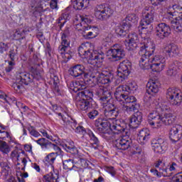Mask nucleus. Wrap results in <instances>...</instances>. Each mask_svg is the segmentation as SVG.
Masks as SVG:
<instances>
[{
    "instance_id": "nucleus-1",
    "label": "nucleus",
    "mask_w": 182,
    "mask_h": 182,
    "mask_svg": "<svg viewBox=\"0 0 182 182\" xmlns=\"http://www.w3.org/2000/svg\"><path fill=\"white\" fill-rule=\"evenodd\" d=\"M177 117L171 112H165L161 114L159 111L154 110L148 115V123L154 129H159L164 124L165 126H173L169 132V139L172 143H177L182 140V126L176 124Z\"/></svg>"
},
{
    "instance_id": "nucleus-2",
    "label": "nucleus",
    "mask_w": 182,
    "mask_h": 182,
    "mask_svg": "<svg viewBox=\"0 0 182 182\" xmlns=\"http://www.w3.org/2000/svg\"><path fill=\"white\" fill-rule=\"evenodd\" d=\"M126 92L124 85H119L115 90L114 97L117 102H122V112L127 114L135 113L130 117L129 126L131 129H137L143 121V114L139 112V105L137 99L133 95H127L123 93Z\"/></svg>"
},
{
    "instance_id": "nucleus-3",
    "label": "nucleus",
    "mask_w": 182,
    "mask_h": 182,
    "mask_svg": "<svg viewBox=\"0 0 182 182\" xmlns=\"http://www.w3.org/2000/svg\"><path fill=\"white\" fill-rule=\"evenodd\" d=\"M156 50V45L149 43V45L144 44L140 47L139 52V66L141 69L147 70L151 69L153 72H161L166 66V57L158 54L151 58L150 56L154 53Z\"/></svg>"
},
{
    "instance_id": "nucleus-4",
    "label": "nucleus",
    "mask_w": 182,
    "mask_h": 182,
    "mask_svg": "<svg viewBox=\"0 0 182 182\" xmlns=\"http://www.w3.org/2000/svg\"><path fill=\"white\" fill-rule=\"evenodd\" d=\"M78 53L82 58H88V63L95 66L97 63H103L105 53L102 50H93L92 52L87 48L86 44H82L78 48Z\"/></svg>"
},
{
    "instance_id": "nucleus-5",
    "label": "nucleus",
    "mask_w": 182,
    "mask_h": 182,
    "mask_svg": "<svg viewBox=\"0 0 182 182\" xmlns=\"http://www.w3.org/2000/svg\"><path fill=\"white\" fill-rule=\"evenodd\" d=\"M96 95L100 98V101L104 112H108L110 110H116L119 108L114 107L113 102H112V91H110L106 87H100L97 89Z\"/></svg>"
},
{
    "instance_id": "nucleus-6",
    "label": "nucleus",
    "mask_w": 182,
    "mask_h": 182,
    "mask_svg": "<svg viewBox=\"0 0 182 182\" xmlns=\"http://www.w3.org/2000/svg\"><path fill=\"white\" fill-rule=\"evenodd\" d=\"M156 11L152 7H145L142 11V18L139 26V31L150 32L153 30V21H154V14Z\"/></svg>"
},
{
    "instance_id": "nucleus-7",
    "label": "nucleus",
    "mask_w": 182,
    "mask_h": 182,
    "mask_svg": "<svg viewBox=\"0 0 182 182\" xmlns=\"http://www.w3.org/2000/svg\"><path fill=\"white\" fill-rule=\"evenodd\" d=\"M79 98L76 101V107L79 110L86 111L92 107L90 102L93 100V92L92 90L85 89L78 92Z\"/></svg>"
},
{
    "instance_id": "nucleus-8",
    "label": "nucleus",
    "mask_w": 182,
    "mask_h": 182,
    "mask_svg": "<svg viewBox=\"0 0 182 182\" xmlns=\"http://www.w3.org/2000/svg\"><path fill=\"white\" fill-rule=\"evenodd\" d=\"M138 21L139 18L135 14H128L122 23L116 26V33L119 36H126L127 32L130 30V27L136 25Z\"/></svg>"
},
{
    "instance_id": "nucleus-9",
    "label": "nucleus",
    "mask_w": 182,
    "mask_h": 182,
    "mask_svg": "<svg viewBox=\"0 0 182 182\" xmlns=\"http://www.w3.org/2000/svg\"><path fill=\"white\" fill-rule=\"evenodd\" d=\"M132 70V63L129 60H124L119 63V68L117 70L115 83L116 85H120V83H124V80H127L129 75H130Z\"/></svg>"
},
{
    "instance_id": "nucleus-10",
    "label": "nucleus",
    "mask_w": 182,
    "mask_h": 182,
    "mask_svg": "<svg viewBox=\"0 0 182 182\" xmlns=\"http://www.w3.org/2000/svg\"><path fill=\"white\" fill-rule=\"evenodd\" d=\"M70 32H69V28L65 29L61 35V45L58 47V52L61 55H65V62H68L72 58V55H69L70 50V40H69V36Z\"/></svg>"
},
{
    "instance_id": "nucleus-11",
    "label": "nucleus",
    "mask_w": 182,
    "mask_h": 182,
    "mask_svg": "<svg viewBox=\"0 0 182 182\" xmlns=\"http://www.w3.org/2000/svg\"><path fill=\"white\" fill-rule=\"evenodd\" d=\"M97 132L105 140H110L113 137V130L109 126V124L106 119H98L95 121Z\"/></svg>"
},
{
    "instance_id": "nucleus-12",
    "label": "nucleus",
    "mask_w": 182,
    "mask_h": 182,
    "mask_svg": "<svg viewBox=\"0 0 182 182\" xmlns=\"http://www.w3.org/2000/svg\"><path fill=\"white\" fill-rule=\"evenodd\" d=\"M109 123V127L112 130L115 134H122V136L129 137V129H127V124L120 121V119H112V121H107Z\"/></svg>"
},
{
    "instance_id": "nucleus-13",
    "label": "nucleus",
    "mask_w": 182,
    "mask_h": 182,
    "mask_svg": "<svg viewBox=\"0 0 182 182\" xmlns=\"http://www.w3.org/2000/svg\"><path fill=\"white\" fill-rule=\"evenodd\" d=\"M113 15V9L108 4H100L95 9V16L100 21L109 19Z\"/></svg>"
},
{
    "instance_id": "nucleus-14",
    "label": "nucleus",
    "mask_w": 182,
    "mask_h": 182,
    "mask_svg": "<svg viewBox=\"0 0 182 182\" xmlns=\"http://www.w3.org/2000/svg\"><path fill=\"white\" fill-rule=\"evenodd\" d=\"M75 133H80V134H82V136L87 134V136L90 137V144L92 147L95 149V150H97V149H99L100 146V141H99V139L97 136H96V135H95L92 130L89 129H86L82 126H78L75 128Z\"/></svg>"
},
{
    "instance_id": "nucleus-15",
    "label": "nucleus",
    "mask_w": 182,
    "mask_h": 182,
    "mask_svg": "<svg viewBox=\"0 0 182 182\" xmlns=\"http://www.w3.org/2000/svg\"><path fill=\"white\" fill-rule=\"evenodd\" d=\"M166 99L173 106H180L182 102L181 90L176 88H168L166 90Z\"/></svg>"
},
{
    "instance_id": "nucleus-16",
    "label": "nucleus",
    "mask_w": 182,
    "mask_h": 182,
    "mask_svg": "<svg viewBox=\"0 0 182 182\" xmlns=\"http://www.w3.org/2000/svg\"><path fill=\"white\" fill-rule=\"evenodd\" d=\"M107 56H112L114 60H121L126 56V52L123 46L115 44L107 52Z\"/></svg>"
},
{
    "instance_id": "nucleus-17",
    "label": "nucleus",
    "mask_w": 182,
    "mask_h": 182,
    "mask_svg": "<svg viewBox=\"0 0 182 182\" xmlns=\"http://www.w3.org/2000/svg\"><path fill=\"white\" fill-rule=\"evenodd\" d=\"M170 33H171V28L166 23H161L156 26V36L159 39H164V38L168 37Z\"/></svg>"
},
{
    "instance_id": "nucleus-18",
    "label": "nucleus",
    "mask_w": 182,
    "mask_h": 182,
    "mask_svg": "<svg viewBox=\"0 0 182 182\" xmlns=\"http://www.w3.org/2000/svg\"><path fill=\"white\" fill-rule=\"evenodd\" d=\"M151 144L154 153H164L167 150V141L164 139H153Z\"/></svg>"
},
{
    "instance_id": "nucleus-19",
    "label": "nucleus",
    "mask_w": 182,
    "mask_h": 182,
    "mask_svg": "<svg viewBox=\"0 0 182 182\" xmlns=\"http://www.w3.org/2000/svg\"><path fill=\"white\" fill-rule=\"evenodd\" d=\"M115 147L122 151H129L132 149V139L126 138V136L120 137L116 140Z\"/></svg>"
},
{
    "instance_id": "nucleus-20",
    "label": "nucleus",
    "mask_w": 182,
    "mask_h": 182,
    "mask_svg": "<svg viewBox=\"0 0 182 182\" xmlns=\"http://www.w3.org/2000/svg\"><path fill=\"white\" fill-rule=\"evenodd\" d=\"M85 66L80 64H77L71 66L69 70L68 73L70 76L73 77H82V75H86Z\"/></svg>"
},
{
    "instance_id": "nucleus-21",
    "label": "nucleus",
    "mask_w": 182,
    "mask_h": 182,
    "mask_svg": "<svg viewBox=\"0 0 182 182\" xmlns=\"http://www.w3.org/2000/svg\"><path fill=\"white\" fill-rule=\"evenodd\" d=\"M128 40H126L125 45L128 46V50H134L137 48V43H139V36L137 33H133L128 36Z\"/></svg>"
},
{
    "instance_id": "nucleus-22",
    "label": "nucleus",
    "mask_w": 182,
    "mask_h": 182,
    "mask_svg": "<svg viewBox=\"0 0 182 182\" xmlns=\"http://www.w3.org/2000/svg\"><path fill=\"white\" fill-rule=\"evenodd\" d=\"M164 52H165L166 56L174 58V56L178 55V46L174 43H168L165 46Z\"/></svg>"
},
{
    "instance_id": "nucleus-23",
    "label": "nucleus",
    "mask_w": 182,
    "mask_h": 182,
    "mask_svg": "<svg viewBox=\"0 0 182 182\" xmlns=\"http://www.w3.org/2000/svg\"><path fill=\"white\" fill-rule=\"evenodd\" d=\"M113 77L114 76L111 72H103L97 82L101 85H109V83L113 82Z\"/></svg>"
},
{
    "instance_id": "nucleus-24",
    "label": "nucleus",
    "mask_w": 182,
    "mask_h": 182,
    "mask_svg": "<svg viewBox=\"0 0 182 182\" xmlns=\"http://www.w3.org/2000/svg\"><path fill=\"white\" fill-rule=\"evenodd\" d=\"M172 28L176 32L182 31V12L178 14V17H176L173 20H171Z\"/></svg>"
},
{
    "instance_id": "nucleus-25",
    "label": "nucleus",
    "mask_w": 182,
    "mask_h": 182,
    "mask_svg": "<svg viewBox=\"0 0 182 182\" xmlns=\"http://www.w3.org/2000/svg\"><path fill=\"white\" fill-rule=\"evenodd\" d=\"M150 139V131L147 129H143L138 134V141L141 144H146Z\"/></svg>"
},
{
    "instance_id": "nucleus-26",
    "label": "nucleus",
    "mask_w": 182,
    "mask_h": 182,
    "mask_svg": "<svg viewBox=\"0 0 182 182\" xmlns=\"http://www.w3.org/2000/svg\"><path fill=\"white\" fill-rule=\"evenodd\" d=\"M160 87V84L154 81H150L146 84V93L148 95H156L159 93V89Z\"/></svg>"
},
{
    "instance_id": "nucleus-27",
    "label": "nucleus",
    "mask_w": 182,
    "mask_h": 182,
    "mask_svg": "<svg viewBox=\"0 0 182 182\" xmlns=\"http://www.w3.org/2000/svg\"><path fill=\"white\" fill-rule=\"evenodd\" d=\"M17 80H20V82L23 85H29L33 82V75L28 73H21L20 76L17 77Z\"/></svg>"
},
{
    "instance_id": "nucleus-28",
    "label": "nucleus",
    "mask_w": 182,
    "mask_h": 182,
    "mask_svg": "<svg viewBox=\"0 0 182 182\" xmlns=\"http://www.w3.org/2000/svg\"><path fill=\"white\" fill-rule=\"evenodd\" d=\"M80 23L76 25L77 29H78V31H82V29L88 31V23H90V19H89L87 17H85L84 16H80Z\"/></svg>"
},
{
    "instance_id": "nucleus-29",
    "label": "nucleus",
    "mask_w": 182,
    "mask_h": 182,
    "mask_svg": "<svg viewBox=\"0 0 182 182\" xmlns=\"http://www.w3.org/2000/svg\"><path fill=\"white\" fill-rule=\"evenodd\" d=\"M34 141L41 146V149H53L55 147V144L45 138H40L38 140H34Z\"/></svg>"
},
{
    "instance_id": "nucleus-30",
    "label": "nucleus",
    "mask_w": 182,
    "mask_h": 182,
    "mask_svg": "<svg viewBox=\"0 0 182 182\" xmlns=\"http://www.w3.org/2000/svg\"><path fill=\"white\" fill-rule=\"evenodd\" d=\"M122 112L120 109H112L109 111H104V114L105 117L108 119L107 122H112V120H114L119 114H121Z\"/></svg>"
},
{
    "instance_id": "nucleus-31",
    "label": "nucleus",
    "mask_w": 182,
    "mask_h": 182,
    "mask_svg": "<svg viewBox=\"0 0 182 182\" xmlns=\"http://www.w3.org/2000/svg\"><path fill=\"white\" fill-rule=\"evenodd\" d=\"M73 8L76 11H81V9H85L87 8L89 5V0H75L73 2Z\"/></svg>"
},
{
    "instance_id": "nucleus-32",
    "label": "nucleus",
    "mask_w": 182,
    "mask_h": 182,
    "mask_svg": "<svg viewBox=\"0 0 182 182\" xmlns=\"http://www.w3.org/2000/svg\"><path fill=\"white\" fill-rule=\"evenodd\" d=\"M63 166L64 170H68L69 171L77 170V166L75 165V161L70 159L63 161Z\"/></svg>"
},
{
    "instance_id": "nucleus-33",
    "label": "nucleus",
    "mask_w": 182,
    "mask_h": 182,
    "mask_svg": "<svg viewBox=\"0 0 182 182\" xmlns=\"http://www.w3.org/2000/svg\"><path fill=\"white\" fill-rule=\"evenodd\" d=\"M0 167L1 168V172L5 177L9 176L11 173V166H9V162L7 160L0 162Z\"/></svg>"
},
{
    "instance_id": "nucleus-34",
    "label": "nucleus",
    "mask_w": 182,
    "mask_h": 182,
    "mask_svg": "<svg viewBox=\"0 0 182 182\" xmlns=\"http://www.w3.org/2000/svg\"><path fill=\"white\" fill-rule=\"evenodd\" d=\"M172 9L174 11H168L166 14H165V16H177L180 12H182V7L177 4L173 5Z\"/></svg>"
},
{
    "instance_id": "nucleus-35",
    "label": "nucleus",
    "mask_w": 182,
    "mask_h": 182,
    "mask_svg": "<svg viewBox=\"0 0 182 182\" xmlns=\"http://www.w3.org/2000/svg\"><path fill=\"white\" fill-rule=\"evenodd\" d=\"M56 157H58L57 153H50L47 156H46L44 159V163L46 166H52L53 163H55V160H56Z\"/></svg>"
},
{
    "instance_id": "nucleus-36",
    "label": "nucleus",
    "mask_w": 182,
    "mask_h": 182,
    "mask_svg": "<svg viewBox=\"0 0 182 182\" xmlns=\"http://www.w3.org/2000/svg\"><path fill=\"white\" fill-rule=\"evenodd\" d=\"M61 146L67 153H70L71 154H76L77 153V149L69 143L62 144Z\"/></svg>"
},
{
    "instance_id": "nucleus-37",
    "label": "nucleus",
    "mask_w": 182,
    "mask_h": 182,
    "mask_svg": "<svg viewBox=\"0 0 182 182\" xmlns=\"http://www.w3.org/2000/svg\"><path fill=\"white\" fill-rule=\"evenodd\" d=\"M125 92L133 95L136 90H137V84L134 82H131L127 85H124Z\"/></svg>"
},
{
    "instance_id": "nucleus-38",
    "label": "nucleus",
    "mask_w": 182,
    "mask_h": 182,
    "mask_svg": "<svg viewBox=\"0 0 182 182\" xmlns=\"http://www.w3.org/2000/svg\"><path fill=\"white\" fill-rule=\"evenodd\" d=\"M102 73H101L96 69H91L87 75H88V76H90V77H92V79H96L97 82H98Z\"/></svg>"
},
{
    "instance_id": "nucleus-39",
    "label": "nucleus",
    "mask_w": 182,
    "mask_h": 182,
    "mask_svg": "<svg viewBox=\"0 0 182 182\" xmlns=\"http://www.w3.org/2000/svg\"><path fill=\"white\" fill-rule=\"evenodd\" d=\"M0 151H1L3 154H8V153L11 151L9 145L4 141L0 140Z\"/></svg>"
},
{
    "instance_id": "nucleus-40",
    "label": "nucleus",
    "mask_w": 182,
    "mask_h": 182,
    "mask_svg": "<svg viewBox=\"0 0 182 182\" xmlns=\"http://www.w3.org/2000/svg\"><path fill=\"white\" fill-rule=\"evenodd\" d=\"M58 178H59V176H55L53 174H47L43 176V182H59L58 181Z\"/></svg>"
},
{
    "instance_id": "nucleus-41",
    "label": "nucleus",
    "mask_w": 182,
    "mask_h": 182,
    "mask_svg": "<svg viewBox=\"0 0 182 182\" xmlns=\"http://www.w3.org/2000/svg\"><path fill=\"white\" fill-rule=\"evenodd\" d=\"M98 31L99 28H97V27H93L92 31L86 33V34L84 35V36H85L88 39H93L94 38H96V36H97Z\"/></svg>"
},
{
    "instance_id": "nucleus-42",
    "label": "nucleus",
    "mask_w": 182,
    "mask_h": 182,
    "mask_svg": "<svg viewBox=\"0 0 182 182\" xmlns=\"http://www.w3.org/2000/svg\"><path fill=\"white\" fill-rule=\"evenodd\" d=\"M27 130L28 131L29 134L33 137H41V134L39 132L36 131V128L35 127L29 126L27 128Z\"/></svg>"
},
{
    "instance_id": "nucleus-43",
    "label": "nucleus",
    "mask_w": 182,
    "mask_h": 182,
    "mask_svg": "<svg viewBox=\"0 0 182 182\" xmlns=\"http://www.w3.org/2000/svg\"><path fill=\"white\" fill-rule=\"evenodd\" d=\"M23 30L17 29L14 33V38L16 41H21L23 39Z\"/></svg>"
},
{
    "instance_id": "nucleus-44",
    "label": "nucleus",
    "mask_w": 182,
    "mask_h": 182,
    "mask_svg": "<svg viewBox=\"0 0 182 182\" xmlns=\"http://www.w3.org/2000/svg\"><path fill=\"white\" fill-rule=\"evenodd\" d=\"M31 72L33 77V79H36V80H41L42 79V76L41 75V73L38 71V70L33 68V67H31Z\"/></svg>"
},
{
    "instance_id": "nucleus-45",
    "label": "nucleus",
    "mask_w": 182,
    "mask_h": 182,
    "mask_svg": "<svg viewBox=\"0 0 182 182\" xmlns=\"http://www.w3.org/2000/svg\"><path fill=\"white\" fill-rule=\"evenodd\" d=\"M87 115L89 119L94 120V119H96L97 116H99V111L97 109H92L87 114Z\"/></svg>"
},
{
    "instance_id": "nucleus-46",
    "label": "nucleus",
    "mask_w": 182,
    "mask_h": 182,
    "mask_svg": "<svg viewBox=\"0 0 182 182\" xmlns=\"http://www.w3.org/2000/svg\"><path fill=\"white\" fill-rule=\"evenodd\" d=\"M12 87H14V90L16 92H21V89H23V85H22V82H21V80H18V81H16V82H14L12 85Z\"/></svg>"
},
{
    "instance_id": "nucleus-47",
    "label": "nucleus",
    "mask_w": 182,
    "mask_h": 182,
    "mask_svg": "<svg viewBox=\"0 0 182 182\" xmlns=\"http://www.w3.org/2000/svg\"><path fill=\"white\" fill-rule=\"evenodd\" d=\"M166 75L168 76H176V75H177V67H170L166 72Z\"/></svg>"
},
{
    "instance_id": "nucleus-48",
    "label": "nucleus",
    "mask_w": 182,
    "mask_h": 182,
    "mask_svg": "<svg viewBox=\"0 0 182 182\" xmlns=\"http://www.w3.org/2000/svg\"><path fill=\"white\" fill-rule=\"evenodd\" d=\"M143 153V148L140 146H136L132 150V154H137V156H140Z\"/></svg>"
},
{
    "instance_id": "nucleus-49",
    "label": "nucleus",
    "mask_w": 182,
    "mask_h": 182,
    "mask_svg": "<svg viewBox=\"0 0 182 182\" xmlns=\"http://www.w3.org/2000/svg\"><path fill=\"white\" fill-rule=\"evenodd\" d=\"M11 139V134L8 132L1 131L0 129V139L4 140L5 139Z\"/></svg>"
},
{
    "instance_id": "nucleus-50",
    "label": "nucleus",
    "mask_w": 182,
    "mask_h": 182,
    "mask_svg": "<svg viewBox=\"0 0 182 182\" xmlns=\"http://www.w3.org/2000/svg\"><path fill=\"white\" fill-rule=\"evenodd\" d=\"M172 182H182V172L176 173L173 177Z\"/></svg>"
},
{
    "instance_id": "nucleus-51",
    "label": "nucleus",
    "mask_w": 182,
    "mask_h": 182,
    "mask_svg": "<svg viewBox=\"0 0 182 182\" xmlns=\"http://www.w3.org/2000/svg\"><path fill=\"white\" fill-rule=\"evenodd\" d=\"M105 171L107 173H109V174H111V176H112L113 177H114V176H116V170L114 169V167H113V166H106Z\"/></svg>"
},
{
    "instance_id": "nucleus-52",
    "label": "nucleus",
    "mask_w": 182,
    "mask_h": 182,
    "mask_svg": "<svg viewBox=\"0 0 182 182\" xmlns=\"http://www.w3.org/2000/svg\"><path fill=\"white\" fill-rule=\"evenodd\" d=\"M8 49H9L8 44L4 42H0V53L1 54L4 53V52H6Z\"/></svg>"
},
{
    "instance_id": "nucleus-53",
    "label": "nucleus",
    "mask_w": 182,
    "mask_h": 182,
    "mask_svg": "<svg viewBox=\"0 0 182 182\" xmlns=\"http://www.w3.org/2000/svg\"><path fill=\"white\" fill-rule=\"evenodd\" d=\"M63 16H60L58 18V19L57 20V23H58V26H60V29H62V28H63V26H65V23H66L65 20H63Z\"/></svg>"
},
{
    "instance_id": "nucleus-54",
    "label": "nucleus",
    "mask_w": 182,
    "mask_h": 182,
    "mask_svg": "<svg viewBox=\"0 0 182 182\" xmlns=\"http://www.w3.org/2000/svg\"><path fill=\"white\" fill-rule=\"evenodd\" d=\"M40 133L43 136V137H46V139H48L49 140H52V136H50L48 134V132L43 129H41L39 130Z\"/></svg>"
},
{
    "instance_id": "nucleus-55",
    "label": "nucleus",
    "mask_w": 182,
    "mask_h": 182,
    "mask_svg": "<svg viewBox=\"0 0 182 182\" xmlns=\"http://www.w3.org/2000/svg\"><path fill=\"white\" fill-rule=\"evenodd\" d=\"M53 92L56 96H60L62 95V92L59 89V85H54Z\"/></svg>"
},
{
    "instance_id": "nucleus-56",
    "label": "nucleus",
    "mask_w": 182,
    "mask_h": 182,
    "mask_svg": "<svg viewBox=\"0 0 182 182\" xmlns=\"http://www.w3.org/2000/svg\"><path fill=\"white\" fill-rule=\"evenodd\" d=\"M61 16H72V11H70V8H67L63 13L62 14Z\"/></svg>"
},
{
    "instance_id": "nucleus-57",
    "label": "nucleus",
    "mask_w": 182,
    "mask_h": 182,
    "mask_svg": "<svg viewBox=\"0 0 182 182\" xmlns=\"http://www.w3.org/2000/svg\"><path fill=\"white\" fill-rule=\"evenodd\" d=\"M170 171H175V170H178V166L175 162H172L170 167H169Z\"/></svg>"
},
{
    "instance_id": "nucleus-58",
    "label": "nucleus",
    "mask_w": 182,
    "mask_h": 182,
    "mask_svg": "<svg viewBox=\"0 0 182 182\" xmlns=\"http://www.w3.org/2000/svg\"><path fill=\"white\" fill-rule=\"evenodd\" d=\"M50 6L52 9H56L58 8V0H51Z\"/></svg>"
},
{
    "instance_id": "nucleus-59",
    "label": "nucleus",
    "mask_w": 182,
    "mask_h": 182,
    "mask_svg": "<svg viewBox=\"0 0 182 182\" xmlns=\"http://www.w3.org/2000/svg\"><path fill=\"white\" fill-rule=\"evenodd\" d=\"M46 55H48V56H51L52 54L50 53V52H52V50L50 49V44H49V43H48L46 44Z\"/></svg>"
},
{
    "instance_id": "nucleus-60",
    "label": "nucleus",
    "mask_w": 182,
    "mask_h": 182,
    "mask_svg": "<svg viewBox=\"0 0 182 182\" xmlns=\"http://www.w3.org/2000/svg\"><path fill=\"white\" fill-rule=\"evenodd\" d=\"M0 99H3L6 103H9V97L6 95L0 94Z\"/></svg>"
},
{
    "instance_id": "nucleus-61",
    "label": "nucleus",
    "mask_w": 182,
    "mask_h": 182,
    "mask_svg": "<svg viewBox=\"0 0 182 182\" xmlns=\"http://www.w3.org/2000/svg\"><path fill=\"white\" fill-rule=\"evenodd\" d=\"M151 173H153L154 176H156V177H161V173L156 169H151Z\"/></svg>"
},
{
    "instance_id": "nucleus-62",
    "label": "nucleus",
    "mask_w": 182,
    "mask_h": 182,
    "mask_svg": "<svg viewBox=\"0 0 182 182\" xmlns=\"http://www.w3.org/2000/svg\"><path fill=\"white\" fill-rule=\"evenodd\" d=\"M164 1L167 0H150L151 4H152L154 6H157V5H159V2H164Z\"/></svg>"
},
{
    "instance_id": "nucleus-63",
    "label": "nucleus",
    "mask_w": 182,
    "mask_h": 182,
    "mask_svg": "<svg viewBox=\"0 0 182 182\" xmlns=\"http://www.w3.org/2000/svg\"><path fill=\"white\" fill-rule=\"evenodd\" d=\"M53 85H59V77L58 76L55 75L54 77L53 78Z\"/></svg>"
},
{
    "instance_id": "nucleus-64",
    "label": "nucleus",
    "mask_w": 182,
    "mask_h": 182,
    "mask_svg": "<svg viewBox=\"0 0 182 182\" xmlns=\"http://www.w3.org/2000/svg\"><path fill=\"white\" fill-rule=\"evenodd\" d=\"M11 60H15V51L11 50L9 53Z\"/></svg>"
}]
</instances>
